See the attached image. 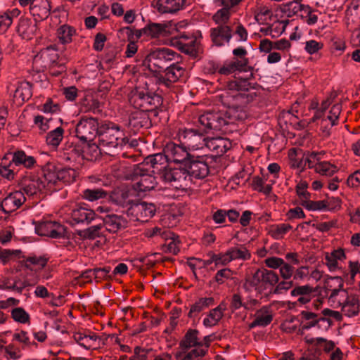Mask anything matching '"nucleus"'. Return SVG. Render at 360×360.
Returning <instances> with one entry per match:
<instances>
[{
  "instance_id": "60",
  "label": "nucleus",
  "mask_w": 360,
  "mask_h": 360,
  "mask_svg": "<svg viewBox=\"0 0 360 360\" xmlns=\"http://www.w3.org/2000/svg\"><path fill=\"white\" fill-rule=\"evenodd\" d=\"M11 317L14 321L21 323H25L30 321V315L22 307L13 309L11 311Z\"/></svg>"
},
{
  "instance_id": "23",
  "label": "nucleus",
  "mask_w": 360,
  "mask_h": 360,
  "mask_svg": "<svg viewBox=\"0 0 360 360\" xmlns=\"http://www.w3.org/2000/svg\"><path fill=\"white\" fill-rule=\"evenodd\" d=\"M37 30V22L30 18L21 17L16 27L18 34L24 39H31Z\"/></svg>"
},
{
  "instance_id": "12",
  "label": "nucleus",
  "mask_w": 360,
  "mask_h": 360,
  "mask_svg": "<svg viewBox=\"0 0 360 360\" xmlns=\"http://www.w3.org/2000/svg\"><path fill=\"white\" fill-rule=\"evenodd\" d=\"M100 132L97 119L93 117L82 118L75 125L76 136L82 141H90Z\"/></svg>"
},
{
  "instance_id": "1",
  "label": "nucleus",
  "mask_w": 360,
  "mask_h": 360,
  "mask_svg": "<svg viewBox=\"0 0 360 360\" xmlns=\"http://www.w3.org/2000/svg\"><path fill=\"white\" fill-rule=\"evenodd\" d=\"M254 86L246 79H236L227 82L226 89L217 96L218 101L227 109L224 110L228 126L243 120L247 114L243 106L256 96L251 90Z\"/></svg>"
},
{
  "instance_id": "54",
  "label": "nucleus",
  "mask_w": 360,
  "mask_h": 360,
  "mask_svg": "<svg viewBox=\"0 0 360 360\" xmlns=\"http://www.w3.org/2000/svg\"><path fill=\"white\" fill-rule=\"evenodd\" d=\"M92 278L96 279V269H89L75 277L71 281L72 285H82L86 282L91 281Z\"/></svg>"
},
{
  "instance_id": "28",
  "label": "nucleus",
  "mask_w": 360,
  "mask_h": 360,
  "mask_svg": "<svg viewBox=\"0 0 360 360\" xmlns=\"http://www.w3.org/2000/svg\"><path fill=\"white\" fill-rule=\"evenodd\" d=\"M22 260L20 261L22 266L32 271H38L44 269L49 261V257L46 255H37L36 254H30L25 257H22Z\"/></svg>"
},
{
  "instance_id": "43",
  "label": "nucleus",
  "mask_w": 360,
  "mask_h": 360,
  "mask_svg": "<svg viewBox=\"0 0 360 360\" xmlns=\"http://www.w3.org/2000/svg\"><path fill=\"white\" fill-rule=\"evenodd\" d=\"M198 330L195 329H189L180 342L181 347L185 349L197 345L200 346V340L198 337Z\"/></svg>"
},
{
  "instance_id": "7",
  "label": "nucleus",
  "mask_w": 360,
  "mask_h": 360,
  "mask_svg": "<svg viewBox=\"0 0 360 360\" xmlns=\"http://www.w3.org/2000/svg\"><path fill=\"white\" fill-rule=\"evenodd\" d=\"M129 179L133 181L132 187L139 195L153 190L158 185L155 177L148 172L143 165H134Z\"/></svg>"
},
{
  "instance_id": "5",
  "label": "nucleus",
  "mask_w": 360,
  "mask_h": 360,
  "mask_svg": "<svg viewBox=\"0 0 360 360\" xmlns=\"http://www.w3.org/2000/svg\"><path fill=\"white\" fill-rule=\"evenodd\" d=\"M129 101L135 108L139 109V112L144 113L155 110L162 103V98L159 95L150 94L147 91L139 88L131 91Z\"/></svg>"
},
{
  "instance_id": "36",
  "label": "nucleus",
  "mask_w": 360,
  "mask_h": 360,
  "mask_svg": "<svg viewBox=\"0 0 360 360\" xmlns=\"http://www.w3.org/2000/svg\"><path fill=\"white\" fill-rule=\"evenodd\" d=\"M32 95V86L29 82H22L18 84L13 94V101L17 105H22L28 101Z\"/></svg>"
},
{
  "instance_id": "9",
  "label": "nucleus",
  "mask_w": 360,
  "mask_h": 360,
  "mask_svg": "<svg viewBox=\"0 0 360 360\" xmlns=\"http://www.w3.org/2000/svg\"><path fill=\"white\" fill-rule=\"evenodd\" d=\"M51 172H44L42 176H25L21 181V188L28 196H34L41 193L50 184H55Z\"/></svg>"
},
{
  "instance_id": "4",
  "label": "nucleus",
  "mask_w": 360,
  "mask_h": 360,
  "mask_svg": "<svg viewBox=\"0 0 360 360\" xmlns=\"http://www.w3.org/2000/svg\"><path fill=\"white\" fill-rule=\"evenodd\" d=\"M57 53L55 50L46 48L41 50L33 59V67L37 72H44L47 68L51 69V74L58 76L66 71V67L63 63L56 62Z\"/></svg>"
},
{
  "instance_id": "37",
  "label": "nucleus",
  "mask_w": 360,
  "mask_h": 360,
  "mask_svg": "<svg viewBox=\"0 0 360 360\" xmlns=\"http://www.w3.org/2000/svg\"><path fill=\"white\" fill-rule=\"evenodd\" d=\"M166 162L167 161L165 154L157 153L147 157L141 165H143L144 168H146V166H149L153 169L152 172H155V170L160 172L163 169H166L165 166Z\"/></svg>"
},
{
  "instance_id": "52",
  "label": "nucleus",
  "mask_w": 360,
  "mask_h": 360,
  "mask_svg": "<svg viewBox=\"0 0 360 360\" xmlns=\"http://www.w3.org/2000/svg\"><path fill=\"white\" fill-rule=\"evenodd\" d=\"M146 30V26L140 30H133L129 27H126L120 29V32L127 36V40L134 41V39H140L142 36H147V32L145 31Z\"/></svg>"
},
{
  "instance_id": "38",
  "label": "nucleus",
  "mask_w": 360,
  "mask_h": 360,
  "mask_svg": "<svg viewBox=\"0 0 360 360\" xmlns=\"http://www.w3.org/2000/svg\"><path fill=\"white\" fill-rule=\"evenodd\" d=\"M302 0H293L283 4L281 7V11L286 16L290 18L292 16L300 17L305 4L301 3Z\"/></svg>"
},
{
  "instance_id": "40",
  "label": "nucleus",
  "mask_w": 360,
  "mask_h": 360,
  "mask_svg": "<svg viewBox=\"0 0 360 360\" xmlns=\"http://www.w3.org/2000/svg\"><path fill=\"white\" fill-rule=\"evenodd\" d=\"M345 258V254L342 249L335 250L330 253H326V264L330 271H333L338 268V261Z\"/></svg>"
},
{
  "instance_id": "13",
  "label": "nucleus",
  "mask_w": 360,
  "mask_h": 360,
  "mask_svg": "<svg viewBox=\"0 0 360 360\" xmlns=\"http://www.w3.org/2000/svg\"><path fill=\"white\" fill-rule=\"evenodd\" d=\"M185 169L189 181L191 178L202 179L207 176L210 167L203 156H191L185 165Z\"/></svg>"
},
{
  "instance_id": "6",
  "label": "nucleus",
  "mask_w": 360,
  "mask_h": 360,
  "mask_svg": "<svg viewBox=\"0 0 360 360\" xmlns=\"http://www.w3.org/2000/svg\"><path fill=\"white\" fill-rule=\"evenodd\" d=\"M179 55L172 49L159 48L151 51L145 59V64L153 72H159L167 68L169 63L176 60Z\"/></svg>"
},
{
  "instance_id": "3",
  "label": "nucleus",
  "mask_w": 360,
  "mask_h": 360,
  "mask_svg": "<svg viewBox=\"0 0 360 360\" xmlns=\"http://www.w3.org/2000/svg\"><path fill=\"white\" fill-rule=\"evenodd\" d=\"M128 139L120 127L112 122H108L100 127L98 146L101 149L110 150L122 147L127 144Z\"/></svg>"
},
{
  "instance_id": "21",
  "label": "nucleus",
  "mask_w": 360,
  "mask_h": 360,
  "mask_svg": "<svg viewBox=\"0 0 360 360\" xmlns=\"http://www.w3.org/2000/svg\"><path fill=\"white\" fill-rule=\"evenodd\" d=\"M233 36V30L228 25H218L211 28L210 38L213 44L217 46L229 44Z\"/></svg>"
},
{
  "instance_id": "14",
  "label": "nucleus",
  "mask_w": 360,
  "mask_h": 360,
  "mask_svg": "<svg viewBox=\"0 0 360 360\" xmlns=\"http://www.w3.org/2000/svg\"><path fill=\"white\" fill-rule=\"evenodd\" d=\"M72 335V339L75 343L86 349H94L100 346L101 338L96 333L82 328H69Z\"/></svg>"
},
{
  "instance_id": "62",
  "label": "nucleus",
  "mask_w": 360,
  "mask_h": 360,
  "mask_svg": "<svg viewBox=\"0 0 360 360\" xmlns=\"http://www.w3.org/2000/svg\"><path fill=\"white\" fill-rule=\"evenodd\" d=\"M294 266L291 264L286 262H285L279 269V276L283 280L291 279L294 276Z\"/></svg>"
},
{
  "instance_id": "27",
  "label": "nucleus",
  "mask_w": 360,
  "mask_h": 360,
  "mask_svg": "<svg viewBox=\"0 0 360 360\" xmlns=\"http://www.w3.org/2000/svg\"><path fill=\"white\" fill-rule=\"evenodd\" d=\"M316 290L310 285L295 286L290 292L292 297H299L297 302L300 304L309 303L316 295Z\"/></svg>"
},
{
  "instance_id": "55",
  "label": "nucleus",
  "mask_w": 360,
  "mask_h": 360,
  "mask_svg": "<svg viewBox=\"0 0 360 360\" xmlns=\"http://www.w3.org/2000/svg\"><path fill=\"white\" fill-rule=\"evenodd\" d=\"M146 123V115L143 112H135L129 117V124L134 128L142 127Z\"/></svg>"
},
{
  "instance_id": "32",
  "label": "nucleus",
  "mask_w": 360,
  "mask_h": 360,
  "mask_svg": "<svg viewBox=\"0 0 360 360\" xmlns=\"http://www.w3.org/2000/svg\"><path fill=\"white\" fill-rule=\"evenodd\" d=\"M127 221L116 214H108L103 219V227L110 233H116L121 229L127 226Z\"/></svg>"
},
{
  "instance_id": "19",
  "label": "nucleus",
  "mask_w": 360,
  "mask_h": 360,
  "mask_svg": "<svg viewBox=\"0 0 360 360\" xmlns=\"http://www.w3.org/2000/svg\"><path fill=\"white\" fill-rule=\"evenodd\" d=\"M35 230L39 236H49L53 238L63 237L66 232L64 226L51 221L39 222L35 226Z\"/></svg>"
},
{
  "instance_id": "15",
  "label": "nucleus",
  "mask_w": 360,
  "mask_h": 360,
  "mask_svg": "<svg viewBox=\"0 0 360 360\" xmlns=\"http://www.w3.org/2000/svg\"><path fill=\"white\" fill-rule=\"evenodd\" d=\"M162 178L176 189H184L188 186V175L184 168H166L164 169Z\"/></svg>"
},
{
  "instance_id": "10",
  "label": "nucleus",
  "mask_w": 360,
  "mask_h": 360,
  "mask_svg": "<svg viewBox=\"0 0 360 360\" xmlns=\"http://www.w3.org/2000/svg\"><path fill=\"white\" fill-rule=\"evenodd\" d=\"M198 122L206 133L211 130L226 131L228 129L224 110L207 111L199 117Z\"/></svg>"
},
{
  "instance_id": "39",
  "label": "nucleus",
  "mask_w": 360,
  "mask_h": 360,
  "mask_svg": "<svg viewBox=\"0 0 360 360\" xmlns=\"http://www.w3.org/2000/svg\"><path fill=\"white\" fill-rule=\"evenodd\" d=\"M20 14L18 8L9 9L0 15V34L6 32L13 23V19Z\"/></svg>"
},
{
  "instance_id": "51",
  "label": "nucleus",
  "mask_w": 360,
  "mask_h": 360,
  "mask_svg": "<svg viewBox=\"0 0 360 360\" xmlns=\"http://www.w3.org/2000/svg\"><path fill=\"white\" fill-rule=\"evenodd\" d=\"M199 41L196 38L192 37L187 42H181V49L183 52L191 56H195L199 49Z\"/></svg>"
},
{
  "instance_id": "48",
  "label": "nucleus",
  "mask_w": 360,
  "mask_h": 360,
  "mask_svg": "<svg viewBox=\"0 0 360 360\" xmlns=\"http://www.w3.org/2000/svg\"><path fill=\"white\" fill-rule=\"evenodd\" d=\"M30 284L27 281H24L20 282L19 281H15L13 285L9 284V280L6 279L0 282V289L1 290H14L18 293H22V290L27 286H30Z\"/></svg>"
},
{
  "instance_id": "64",
  "label": "nucleus",
  "mask_w": 360,
  "mask_h": 360,
  "mask_svg": "<svg viewBox=\"0 0 360 360\" xmlns=\"http://www.w3.org/2000/svg\"><path fill=\"white\" fill-rule=\"evenodd\" d=\"M341 111V104L337 103L332 106L330 110L329 111V115L327 117V119L330 122L331 126H335L338 124V120Z\"/></svg>"
},
{
  "instance_id": "17",
  "label": "nucleus",
  "mask_w": 360,
  "mask_h": 360,
  "mask_svg": "<svg viewBox=\"0 0 360 360\" xmlns=\"http://www.w3.org/2000/svg\"><path fill=\"white\" fill-rule=\"evenodd\" d=\"M186 70L179 62L170 65L165 69V75L159 78V84L170 87L172 84L185 80Z\"/></svg>"
},
{
  "instance_id": "47",
  "label": "nucleus",
  "mask_w": 360,
  "mask_h": 360,
  "mask_svg": "<svg viewBox=\"0 0 360 360\" xmlns=\"http://www.w3.org/2000/svg\"><path fill=\"white\" fill-rule=\"evenodd\" d=\"M314 171L322 176H332L338 172V167L336 165L331 164L330 162L322 161L318 163Z\"/></svg>"
},
{
  "instance_id": "22",
  "label": "nucleus",
  "mask_w": 360,
  "mask_h": 360,
  "mask_svg": "<svg viewBox=\"0 0 360 360\" xmlns=\"http://www.w3.org/2000/svg\"><path fill=\"white\" fill-rule=\"evenodd\" d=\"M129 211L137 221L146 222L154 216L156 208L154 204L142 201L131 206Z\"/></svg>"
},
{
  "instance_id": "33",
  "label": "nucleus",
  "mask_w": 360,
  "mask_h": 360,
  "mask_svg": "<svg viewBox=\"0 0 360 360\" xmlns=\"http://www.w3.org/2000/svg\"><path fill=\"white\" fill-rule=\"evenodd\" d=\"M246 67L245 60H226L221 63L219 69V75L228 76L237 71H243Z\"/></svg>"
},
{
  "instance_id": "45",
  "label": "nucleus",
  "mask_w": 360,
  "mask_h": 360,
  "mask_svg": "<svg viewBox=\"0 0 360 360\" xmlns=\"http://www.w3.org/2000/svg\"><path fill=\"white\" fill-rule=\"evenodd\" d=\"M319 14L320 13L317 10H314L309 5H306L300 18L308 25H314L318 22Z\"/></svg>"
},
{
  "instance_id": "24",
  "label": "nucleus",
  "mask_w": 360,
  "mask_h": 360,
  "mask_svg": "<svg viewBox=\"0 0 360 360\" xmlns=\"http://www.w3.org/2000/svg\"><path fill=\"white\" fill-rule=\"evenodd\" d=\"M96 213L91 209L77 205L72 209L71 219L75 224H90L96 218Z\"/></svg>"
},
{
  "instance_id": "56",
  "label": "nucleus",
  "mask_w": 360,
  "mask_h": 360,
  "mask_svg": "<svg viewBox=\"0 0 360 360\" xmlns=\"http://www.w3.org/2000/svg\"><path fill=\"white\" fill-rule=\"evenodd\" d=\"M103 225L102 224L91 226L84 230L81 236L88 239H95L102 236V229Z\"/></svg>"
},
{
  "instance_id": "8",
  "label": "nucleus",
  "mask_w": 360,
  "mask_h": 360,
  "mask_svg": "<svg viewBox=\"0 0 360 360\" xmlns=\"http://www.w3.org/2000/svg\"><path fill=\"white\" fill-rule=\"evenodd\" d=\"M279 281V276L272 270L266 269H257L252 276L246 279L245 288H254L259 292L266 289L267 285L274 286Z\"/></svg>"
},
{
  "instance_id": "53",
  "label": "nucleus",
  "mask_w": 360,
  "mask_h": 360,
  "mask_svg": "<svg viewBox=\"0 0 360 360\" xmlns=\"http://www.w3.org/2000/svg\"><path fill=\"white\" fill-rule=\"evenodd\" d=\"M308 184L306 181H300L296 186V193L301 201V205L304 206L307 201L311 198V194L307 191Z\"/></svg>"
},
{
  "instance_id": "16",
  "label": "nucleus",
  "mask_w": 360,
  "mask_h": 360,
  "mask_svg": "<svg viewBox=\"0 0 360 360\" xmlns=\"http://www.w3.org/2000/svg\"><path fill=\"white\" fill-rule=\"evenodd\" d=\"M164 154L167 162L174 163H186L191 155L188 153L185 146L176 144L174 142L167 143L164 149Z\"/></svg>"
},
{
  "instance_id": "41",
  "label": "nucleus",
  "mask_w": 360,
  "mask_h": 360,
  "mask_svg": "<svg viewBox=\"0 0 360 360\" xmlns=\"http://www.w3.org/2000/svg\"><path fill=\"white\" fill-rule=\"evenodd\" d=\"M12 162L17 166L22 165L25 167L31 169L35 165L36 160L34 157L27 155L23 150H18L13 154Z\"/></svg>"
},
{
  "instance_id": "44",
  "label": "nucleus",
  "mask_w": 360,
  "mask_h": 360,
  "mask_svg": "<svg viewBox=\"0 0 360 360\" xmlns=\"http://www.w3.org/2000/svg\"><path fill=\"white\" fill-rule=\"evenodd\" d=\"M231 261L240 259L248 260L251 257L250 251L244 245H238L228 249Z\"/></svg>"
},
{
  "instance_id": "25",
  "label": "nucleus",
  "mask_w": 360,
  "mask_h": 360,
  "mask_svg": "<svg viewBox=\"0 0 360 360\" xmlns=\"http://www.w3.org/2000/svg\"><path fill=\"white\" fill-rule=\"evenodd\" d=\"M51 11L50 2L48 0H32L30 7V13L35 20L46 19Z\"/></svg>"
},
{
  "instance_id": "57",
  "label": "nucleus",
  "mask_w": 360,
  "mask_h": 360,
  "mask_svg": "<svg viewBox=\"0 0 360 360\" xmlns=\"http://www.w3.org/2000/svg\"><path fill=\"white\" fill-rule=\"evenodd\" d=\"M271 9L266 6H261L258 8L257 12L255 13V18L258 22L263 23L271 20Z\"/></svg>"
},
{
  "instance_id": "63",
  "label": "nucleus",
  "mask_w": 360,
  "mask_h": 360,
  "mask_svg": "<svg viewBox=\"0 0 360 360\" xmlns=\"http://www.w3.org/2000/svg\"><path fill=\"white\" fill-rule=\"evenodd\" d=\"M170 234L167 230L158 226L148 229L145 231V236L148 238L160 236L162 238L168 239Z\"/></svg>"
},
{
  "instance_id": "20",
  "label": "nucleus",
  "mask_w": 360,
  "mask_h": 360,
  "mask_svg": "<svg viewBox=\"0 0 360 360\" xmlns=\"http://www.w3.org/2000/svg\"><path fill=\"white\" fill-rule=\"evenodd\" d=\"M25 201L24 193L21 190L15 191L3 199L0 206L4 213H11L19 209Z\"/></svg>"
},
{
  "instance_id": "30",
  "label": "nucleus",
  "mask_w": 360,
  "mask_h": 360,
  "mask_svg": "<svg viewBox=\"0 0 360 360\" xmlns=\"http://www.w3.org/2000/svg\"><path fill=\"white\" fill-rule=\"evenodd\" d=\"M273 320L272 309L270 306H263L255 314V320L250 324V328L257 326L265 327Z\"/></svg>"
},
{
  "instance_id": "42",
  "label": "nucleus",
  "mask_w": 360,
  "mask_h": 360,
  "mask_svg": "<svg viewBox=\"0 0 360 360\" xmlns=\"http://www.w3.org/2000/svg\"><path fill=\"white\" fill-rule=\"evenodd\" d=\"M108 192L101 188H86L82 192V198L89 202H94L107 198Z\"/></svg>"
},
{
  "instance_id": "34",
  "label": "nucleus",
  "mask_w": 360,
  "mask_h": 360,
  "mask_svg": "<svg viewBox=\"0 0 360 360\" xmlns=\"http://www.w3.org/2000/svg\"><path fill=\"white\" fill-rule=\"evenodd\" d=\"M226 309V304L224 302H221L217 307L210 311L207 316L203 320V325L207 328L216 326L222 319L224 312Z\"/></svg>"
},
{
  "instance_id": "46",
  "label": "nucleus",
  "mask_w": 360,
  "mask_h": 360,
  "mask_svg": "<svg viewBox=\"0 0 360 360\" xmlns=\"http://www.w3.org/2000/svg\"><path fill=\"white\" fill-rule=\"evenodd\" d=\"M64 129L59 127L49 132L46 137V142L49 146L57 148L63 139Z\"/></svg>"
},
{
  "instance_id": "31",
  "label": "nucleus",
  "mask_w": 360,
  "mask_h": 360,
  "mask_svg": "<svg viewBox=\"0 0 360 360\" xmlns=\"http://www.w3.org/2000/svg\"><path fill=\"white\" fill-rule=\"evenodd\" d=\"M184 0H157L155 8L160 13H174L183 8Z\"/></svg>"
},
{
  "instance_id": "59",
  "label": "nucleus",
  "mask_w": 360,
  "mask_h": 360,
  "mask_svg": "<svg viewBox=\"0 0 360 360\" xmlns=\"http://www.w3.org/2000/svg\"><path fill=\"white\" fill-rule=\"evenodd\" d=\"M325 154L324 151L321 152H311L309 153L305 158V163H307L309 169H315L321 161V159Z\"/></svg>"
},
{
  "instance_id": "29",
  "label": "nucleus",
  "mask_w": 360,
  "mask_h": 360,
  "mask_svg": "<svg viewBox=\"0 0 360 360\" xmlns=\"http://www.w3.org/2000/svg\"><path fill=\"white\" fill-rule=\"evenodd\" d=\"M147 37L150 38H159L168 37L172 34V28L170 24L149 22L146 25Z\"/></svg>"
},
{
  "instance_id": "26",
  "label": "nucleus",
  "mask_w": 360,
  "mask_h": 360,
  "mask_svg": "<svg viewBox=\"0 0 360 360\" xmlns=\"http://www.w3.org/2000/svg\"><path fill=\"white\" fill-rule=\"evenodd\" d=\"M204 146L213 152L214 155L221 156L231 148V143L228 139L218 137L205 139Z\"/></svg>"
},
{
  "instance_id": "35",
  "label": "nucleus",
  "mask_w": 360,
  "mask_h": 360,
  "mask_svg": "<svg viewBox=\"0 0 360 360\" xmlns=\"http://www.w3.org/2000/svg\"><path fill=\"white\" fill-rule=\"evenodd\" d=\"M214 304V300L212 297H200L191 304L188 316L189 318L196 317L201 311Z\"/></svg>"
},
{
  "instance_id": "18",
  "label": "nucleus",
  "mask_w": 360,
  "mask_h": 360,
  "mask_svg": "<svg viewBox=\"0 0 360 360\" xmlns=\"http://www.w3.org/2000/svg\"><path fill=\"white\" fill-rule=\"evenodd\" d=\"M300 318V330L302 333L304 330H308L315 326L320 328L323 325L325 328H328L330 326L331 323L328 318L323 317L309 311H301Z\"/></svg>"
},
{
  "instance_id": "2",
  "label": "nucleus",
  "mask_w": 360,
  "mask_h": 360,
  "mask_svg": "<svg viewBox=\"0 0 360 360\" xmlns=\"http://www.w3.org/2000/svg\"><path fill=\"white\" fill-rule=\"evenodd\" d=\"M328 290L330 291L328 301L335 308H340L342 315L347 317L357 316L360 311L359 295L342 288L340 277H331L328 280Z\"/></svg>"
},
{
  "instance_id": "49",
  "label": "nucleus",
  "mask_w": 360,
  "mask_h": 360,
  "mask_svg": "<svg viewBox=\"0 0 360 360\" xmlns=\"http://www.w3.org/2000/svg\"><path fill=\"white\" fill-rule=\"evenodd\" d=\"M292 229V226L288 224H279L271 226L269 233L276 240H280Z\"/></svg>"
},
{
  "instance_id": "50",
  "label": "nucleus",
  "mask_w": 360,
  "mask_h": 360,
  "mask_svg": "<svg viewBox=\"0 0 360 360\" xmlns=\"http://www.w3.org/2000/svg\"><path fill=\"white\" fill-rule=\"evenodd\" d=\"M251 187L254 191L263 193L266 195L269 194L272 191V187L269 184L264 185V181L259 176L252 177Z\"/></svg>"
},
{
  "instance_id": "11",
  "label": "nucleus",
  "mask_w": 360,
  "mask_h": 360,
  "mask_svg": "<svg viewBox=\"0 0 360 360\" xmlns=\"http://www.w3.org/2000/svg\"><path fill=\"white\" fill-rule=\"evenodd\" d=\"M203 129H185L179 130V140L188 149L198 150L202 148L205 141Z\"/></svg>"
},
{
  "instance_id": "61",
  "label": "nucleus",
  "mask_w": 360,
  "mask_h": 360,
  "mask_svg": "<svg viewBox=\"0 0 360 360\" xmlns=\"http://www.w3.org/2000/svg\"><path fill=\"white\" fill-rule=\"evenodd\" d=\"M276 287L273 289L271 293L273 294H282L285 292H287L288 290L291 289L294 286V281L291 279L290 280H283L281 281H278V283L276 284Z\"/></svg>"
},
{
  "instance_id": "58",
  "label": "nucleus",
  "mask_w": 360,
  "mask_h": 360,
  "mask_svg": "<svg viewBox=\"0 0 360 360\" xmlns=\"http://www.w3.org/2000/svg\"><path fill=\"white\" fill-rule=\"evenodd\" d=\"M231 12L226 8H221L218 10L212 16V20L217 25H227L229 20Z\"/></svg>"
}]
</instances>
